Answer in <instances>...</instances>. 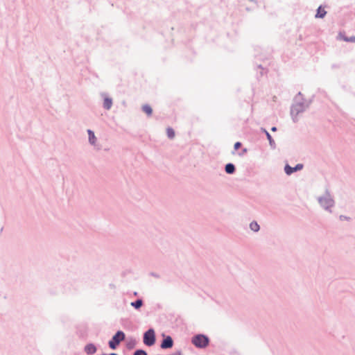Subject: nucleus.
Returning a JSON list of instances; mask_svg holds the SVG:
<instances>
[{
    "label": "nucleus",
    "mask_w": 355,
    "mask_h": 355,
    "mask_svg": "<svg viewBox=\"0 0 355 355\" xmlns=\"http://www.w3.org/2000/svg\"><path fill=\"white\" fill-rule=\"evenodd\" d=\"M87 134H88L89 143L92 146H95L97 139L95 136L94 132L93 130L89 129V130H87Z\"/></svg>",
    "instance_id": "9b49d317"
},
{
    "label": "nucleus",
    "mask_w": 355,
    "mask_h": 355,
    "mask_svg": "<svg viewBox=\"0 0 355 355\" xmlns=\"http://www.w3.org/2000/svg\"><path fill=\"white\" fill-rule=\"evenodd\" d=\"M143 303L144 302L141 299H137L136 301L132 302L130 303V305L135 309H139L142 306Z\"/></svg>",
    "instance_id": "ddd939ff"
},
{
    "label": "nucleus",
    "mask_w": 355,
    "mask_h": 355,
    "mask_svg": "<svg viewBox=\"0 0 355 355\" xmlns=\"http://www.w3.org/2000/svg\"><path fill=\"white\" fill-rule=\"evenodd\" d=\"M340 219L341 220H348L349 219V217L346 216H344V215H340Z\"/></svg>",
    "instance_id": "412c9836"
},
{
    "label": "nucleus",
    "mask_w": 355,
    "mask_h": 355,
    "mask_svg": "<svg viewBox=\"0 0 355 355\" xmlns=\"http://www.w3.org/2000/svg\"><path fill=\"white\" fill-rule=\"evenodd\" d=\"M303 166H304L302 164H297L294 167H292L288 164H286V166H284V171L287 175H290L293 173L302 169Z\"/></svg>",
    "instance_id": "6e6552de"
},
{
    "label": "nucleus",
    "mask_w": 355,
    "mask_h": 355,
    "mask_svg": "<svg viewBox=\"0 0 355 355\" xmlns=\"http://www.w3.org/2000/svg\"><path fill=\"white\" fill-rule=\"evenodd\" d=\"M191 342L198 348H205L209 345V339L206 335L198 334L192 338Z\"/></svg>",
    "instance_id": "7ed1b4c3"
},
{
    "label": "nucleus",
    "mask_w": 355,
    "mask_h": 355,
    "mask_svg": "<svg viewBox=\"0 0 355 355\" xmlns=\"http://www.w3.org/2000/svg\"><path fill=\"white\" fill-rule=\"evenodd\" d=\"M318 202L324 210L331 213V209L335 206V201L328 188L325 189L324 193L318 198Z\"/></svg>",
    "instance_id": "f03ea898"
},
{
    "label": "nucleus",
    "mask_w": 355,
    "mask_h": 355,
    "mask_svg": "<svg viewBox=\"0 0 355 355\" xmlns=\"http://www.w3.org/2000/svg\"><path fill=\"white\" fill-rule=\"evenodd\" d=\"M133 355H148L146 352L143 349H137L136 350Z\"/></svg>",
    "instance_id": "6ab92c4d"
},
{
    "label": "nucleus",
    "mask_w": 355,
    "mask_h": 355,
    "mask_svg": "<svg viewBox=\"0 0 355 355\" xmlns=\"http://www.w3.org/2000/svg\"><path fill=\"white\" fill-rule=\"evenodd\" d=\"M134 295H137V292H135V293H134Z\"/></svg>",
    "instance_id": "c85d7f7f"
},
{
    "label": "nucleus",
    "mask_w": 355,
    "mask_h": 355,
    "mask_svg": "<svg viewBox=\"0 0 355 355\" xmlns=\"http://www.w3.org/2000/svg\"><path fill=\"white\" fill-rule=\"evenodd\" d=\"M241 146V143L239 141H237L234 145V149L235 150H238Z\"/></svg>",
    "instance_id": "aec40b11"
},
{
    "label": "nucleus",
    "mask_w": 355,
    "mask_h": 355,
    "mask_svg": "<svg viewBox=\"0 0 355 355\" xmlns=\"http://www.w3.org/2000/svg\"><path fill=\"white\" fill-rule=\"evenodd\" d=\"M101 355H107V354H101Z\"/></svg>",
    "instance_id": "c756f323"
},
{
    "label": "nucleus",
    "mask_w": 355,
    "mask_h": 355,
    "mask_svg": "<svg viewBox=\"0 0 355 355\" xmlns=\"http://www.w3.org/2000/svg\"><path fill=\"white\" fill-rule=\"evenodd\" d=\"M166 134H167V136L169 139H173L174 137H175V131L174 130L171 128V127H168L167 129H166Z\"/></svg>",
    "instance_id": "a211bd4d"
},
{
    "label": "nucleus",
    "mask_w": 355,
    "mask_h": 355,
    "mask_svg": "<svg viewBox=\"0 0 355 355\" xmlns=\"http://www.w3.org/2000/svg\"><path fill=\"white\" fill-rule=\"evenodd\" d=\"M173 345V338H171V336H166L161 345H160V347L162 349H169V348H171Z\"/></svg>",
    "instance_id": "1a4fd4ad"
},
{
    "label": "nucleus",
    "mask_w": 355,
    "mask_h": 355,
    "mask_svg": "<svg viewBox=\"0 0 355 355\" xmlns=\"http://www.w3.org/2000/svg\"><path fill=\"white\" fill-rule=\"evenodd\" d=\"M131 346H132V344H128V348H131V347H132Z\"/></svg>",
    "instance_id": "cd10ccee"
},
{
    "label": "nucleus",
    "mask_w": 355,
    "mask_h": 355,
    "mask_svg": "<svg viewBox=\"0 0 355 355\" xmlns=\"http://www.w3.org/2000/svg\"><path fill=\"white\" fill-rule=\"evenodd\" d=\"M306 103H300L299 98L293 100V103L291 107V116L293 122L298 121V115L303 113L310 105V99H307Z\"/></svg>",
    "instance_id": "f257e3e1"
},
{
    "label": "nucleus",
    "mask_w": 355,
    "mask_h": 355,
    "mask_svg": "<svg viewBox=\"0 0 355 355\" xmlns=\"http://www.w3.org/2000/svg\"><path fill=\"white\" fill-rule=\"evenodd\" d=\"M246 152H247V148H243V150H242V152H241V153H239V155L240 156H241V155H243L244 153H245Z\"/></svg>",
    "instance_id": "4be33fe9"
},
{
    "label": "nucleus",
    "mask_w": 355,
    "mask_h": 355,
    "mask_svg": "<svg viewBox=\"0 0 355 355\" xmlns=\"http://www.w3.org/2000/svg\"><path fill=\"white\" fill-rule=\"evenodd\" d=\"M326 15V11L324 8H322L321 6H320L318 8L317 14L315 15L316 17L322 18Z\"/></svg>",
    "instance_id": "f3484780"
},
{
    "label": "nucleus",
    "mask_w": 355,
    "mask_h": 355,
    "mask_svg": "<svg viewBox=\"0 0 355 355\" xmlns=\"http://www.w3.org/2000/svg\"><path fill=\"white\" fill-rule=\"evenodd\" d=\"M155 343V334L153 329H149L144 334V343L147 346H152Z\"/></svg>",
    "instance_id": "39448f33"
},
{
    "label": "nucleus",
    "mask_w": 355,
    "mask_h": 355,
    "mask_svg": "<svg viewBox=\"0 0 355 355\" xmlns=\"http://www.w3.org/2000/svg\"><path fill=\"white\" fill-rule=\"evenodd\" d=\"M263 132L266 133V137L269 141V144L270 146L272 148H275V141L273 140V139L272 138V136L270 135V134L265 129H263Z\"/></svg>",
    "instance_id": "4468645a"
},
{
    "label": "nucleus",
    "mask_w": 355,
    "mask_h": 355,
    "mask_svg": "<svg viewBox=\"0 0 355 355\" xmlns=\"http://www.w3.org/2000/svg\"><path fill=\"white\" fill-rule=\"evenodd\" d=\"M125 335L123 331L121 330L117 331L108 343L110 348L115 349L120 343L125 339Z\"/></svg>",
    "instance_id": "20e7f679"
},
{
    "label": "nucleus",
    "mask_w": 355,
    "mask_h": 355,
    "mask_svg": "<svg viewBox=\"0 0 355 355\" xmlns=\"http://www.w3.org/2000/svg\"><path fill=\"white\" fill-rule=\"evenodd\" d=\"M277 130V128L275 126L272 127L271 131L275 132Z\"/></svg>",
    "instance_id": "393cba45"
},
{
    "label": "nucleus",
    "mask_w": 355,
    "mask_h": 355,
    "mask_svg": "<svg viewBox=\"0 0 355 355\" xmlns=\"http://www.w3.org/2000/svg\"><path fill=\"white\" fill-rule=\"evenodd\" d=\"M84 350L87 354L92 355L96 353V347L93 343H89L85 345Z\"/></svg>",
    "instance_id": "9d476101"
},
{
    "label": "nucleus",
    "mask_w": 355,
    "mask_h": 355,
    "mask_svg": "<svg viewBox=\"0 0 355 355\" xmlns=\"http://www.w3.org/2000/svg\"><path fill=\"white\" fill-rule=\"evenodd\" d=\"M250 228L252 231H253L254 232H259V230H260V226L257 223V222L256 221H252L250 223Z\"/></svg>",
    "instance_id": "dca6fc26"
},
{
    "label": "nucleus",
    "mask_w": 355,
    "mask_h": 355,
    "mask_svg": "<svg viewBox=\"0 0 355 355\" xmlns=\"http://www.w3.org/2000/svg\"><path fill=\"white\" fill-rule=\"evenodd\" d=\"M142 110L147 114L148 116H150L153 114V109L148 104H145L142 106Z\"/></svg>",
    "instance_id": "2eb2a0df"
},
{
    "label": "nucleus",
    "mask_w": 355,
    "mask_h": 355,
    "mask_svg": "<svg viewBox=\"0 0 355 355\" xmlns=\"http://www.w3.org/2000/svg\"><path fill=\"white\" fill-rule=\"evenodd\" d=\"M299 98L300 103H306L307 99H310V104L312 102L313 94H309V90L300 91L298 94L295 96L294 99Z\"/></svg>",
    "instance_id": "423d86ee"
},
{
    "label": "nucleus",
    "mask_w": 355,
    "mask_h": 355,
    "mask_svg": "<svg viewBox=\"0 0 355 355\" xmlns=\"http://www.w3.org/2000/svg\"><path fill=\"white\" fill-rule=\"evenodd\" d=\"M346 41H349V42H355V37H351L349 39H347Z\"/></svg>",
    "instance_id": "5701e85b"
},
{
    "label": "nucleus",
    "mask_w": 355,
    "mask_h": 355,
    "mask_svg": "<svg viewBox=\"0 0 355 355\" xmlns=\"http://www.w3.org/2000/svg\"><path fill=\"white\" fill-rule=\"evenodd\" d=\"M236 171V168L234 164L228 163L225 166V171L227 174H233Z\"/></svg>",
    "instance_id": "f8f14e48"
},
{
    "label": "nucleus",
    "mask_w": 355,
    "mask_h": 355,
    "mask_svg": "<svg viewBox=\"0 0 355 355\" xmlns=\"http://www.w3.org/2000/svg\"><path fill=\"white\" fill-rule=\"evenodd\" d=\"M108 355H118V354L116 353H111V354H110Z\"/></svg>",
    "instance_id": "a878e982"
},
{
    "label": "nucleus",
    "mask_w": 355,
    "mask_h": 355,
    "mask_svg": "<svg viewBox=\"0 0 355 355\" xmlns=\"http://www.w3.org/2000/svg\"><path fill=\"white\" fill-rule=\"evenodd\" d=\"M171 355H182V354H181L180 351H178V352H175V353H174V354H173Z\"/></svg>",
    "instance_id": "b1692460"
},
{
    "label": "nucleus",
    "mask_w": 355,
    "mask_h": 355,
    "mask_svg": "<svg viewBox=\"0 0 355 355\" xmlns=\"http://www.w3.org/2000/svg\"><path fill=\"white\" fill-rule=\"evenodd\" d=\"M101 96L103 100V107L105 110H109L112 106V98L107 92L101 93Z\"/></svg>",
    "instance_id": "0eeeda50"
},
{
    "label": "nucleus",
    "mask_w": 355,
    "mask_h": 355,
    "mask_svg": "<svg viewBox=\"0 0 355 355\" xmlns=\"http://www.w3.org/2000/svg\"><path fill=\"white\" fill-rule=\"evenodd\" d=\"M131 346H132V344H128V348H131V347H132Z\"/></svg>",
    "instance_id": "bb28decb"
}]
</instances>
